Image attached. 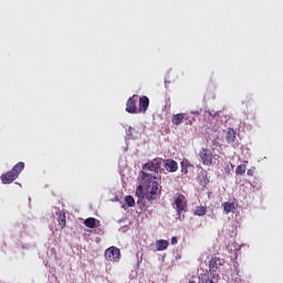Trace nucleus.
Instances as JSON below:
<instances>
[{
  "label": "nucleus",
  "instance_id": "nucleus-1",
  "mask_svg": "<svg viewBox=\"0 0 283 283\" xmlns=\"http://www.w3.org/2000/svg\"><path fill=\"white\" fill-rule=\"evenodd\" d=\"M163 193V186L158 182V177L155 178H140L139 186L136 189V196L138 198V205L143 202L146 198L148 202L153 200H158Z\"/></svg>",
  "mask_w": 283,
  "mask_h": 283
},
{
  "label": "nucleus",
  "instance_id": "nucleus-2",
  "mask_svg": "<svg viewBox=\"0 0 283 283\" xmlns=\"http://www.w3.org/2000/svg\"><path fill=\"white\" fill-rule=\"evenodd\" d=\"M163 167V159L155 158L143 166L139 178H158V171Z\"/></svg>",
  "mask_w": 283,
  "mask_h": 283
},
{
  "label": "nucleus",
  "instance_id": "nucleus-3",
  "mask_svg": "<svg viewBox=\"0 0 283 283\" xmlns=\"http://www.w3.org/2000/svg\"><path fill=\"white\" fill-rule=\"evenodd\" d=\"M23 169H25V164L23 161L15 164L10 171L1 176L2 185L14 182Z\"/></svg>",
  "mask_w": 283,
  "mask_h": 283
},
{
  "label": "nucleus",
  "instance_id": "nucleus-4",
  "mask_svg": "<svg viewBox=\"0 0 283 283\" xmlns=\"http://www.w3.org/2000/svg\"><path fill=\"white\" fill-rule=\"evenodd\" d=\"M104 255L107 262H118L120 260V249L116 247L107 248Z\"/></svg>",
  "mask_w": 283,
  "mask_h": 283
},
{
  "label": "nucleus",
  "instance_id": "nucleus-5",
  "mask_svg": "<svg viewBox=\"0 0 283 283\" xmlns=\"http://www.w3.org/2000/svg\"><path fill=\"white\" fill-rule=\"evenodd\" d=\"M199 157L202 161V165L206 167H211L213 165V153H211V150L208 148H202L199 151Z\"/></svg>",
  "mask_w": 283,
  "mask_h": 283
},
{
  "label": "nucleus",
  "instance_id": "nucleus-6",
  "mask_svg": "<svg viewBox=\"0 0 283 283\" xmlns=\"http://www.w3.org/2000/svg\"><path fill=\"white\" fill-rule=\"evenodd\" d=\"M138 103V95H133L126 102V112L128 114H138V107L136 106Z\"/></svg>",
  "mask_w": 283,
  "mask_h": 283
},
{
  "label": "nucleus",
  "instance_id": "nucleus-7",
  "mask_svg": "<svg viewBox=\"0 0 283 283\" xmlns=\"http://www.w3.org/2000/svg\"><path fill=\"white\" fill-rule=\"evenodd\" d=\"M176 211L180 218L182 211H187V198L184 195H179L175 200Z\"/></svg>",
  "mask_w": 283,
  "mask_h": 283
},
{
  "label": "nucleus",
  "instance_id": "nucleus-8",
  "mask_svg": "<svg viewBox=\"0 0 283 283\" xmlns=\"http://www.w3.org/2000/svg\"><path fill=\"white\" fill-rule=\"evenodd\" d=\"M220 266H222V259L220 256H212L209 261L210 273H216Z\"/></svg>",
  "mask_w": 283,
  "mask_h": 283
},
{
  "label": "nucleus",
  "instance_id": "nucleus-9",
  "mask_svg": "<svg viewBox=\"0 0 283 283\" xmlns=\"http://www.w3.org/2000/svg\"><path fill=\"white\" fill-rule=\"evenodd\" d=\"M149 108V97L143 95L139 97V104H138V114H145L147 109Z\"/></svg>",
  "mask_w": 283,
  "mask_h": 283
},
{
  "label": "nucleus",
  "instance_id": "nucleus-10",
  "mask_svg": "<svg viewBox=\"0 0 283 283\" xmlns=\"http://www.w3.org/2000/svg\"><path fill=\"white\" fill-rule=\"evenodd\" d=\"M164 167L166 171H170L171 174L178 171V163L174 159H166Z\"/></svg>",
  "mask_w": 283,
  "mask_h": 283
},
{
  "label": "nucleus",
  "instance_id": "nucleus-11",
  "mask_svg": "<svg viewBox=\"0 0 283 283\" xmlns=\"http://www.w3.org/2000/svg\"><path fill=\"white\" fill-rule=\"evenodd\" d=\"M155 245H156V251H166V249L169 247V241L157 240Z\"/></svg>",
  "mask_w": 283,
  "mask_h": 283
},
{
  "label": "nucleus",
  "instance_id": "nucleus-12",
  "mask_svg": "<svg viewBox=\"0 0 283 283\" xmlns=\"http://www.w3.org/2000/svg\"><path fill=\"white\" fill-rule=\"evenodd\" d=\"M184 120H185V113L172 115V118H171L172 125H182Z\"/></svg>",
  "mask_w": 283,
  "mask_h": 283
},
{
  "label": "nucleus",
  "instance_id": "nucleus-13",
  "mask_svg": "<svg viewBox=\"0 0 283 283\" xmlns=\"http://www.w3.org/2000/svg\"><path fill=\"white\" fill-rule=\"evenodd\" d=\"M223 211L227 214L233 213L235 211V203L234 202H230V201L224 202L223 203Z\"/></svg>",
  "mask_w": 283,
  "mask_h": 283
},
{
  "label": "nucleus",
  "instance_id": "nucleus-14",
  "mask_svg": "<svg viewBox=\"0 0 283 283\" xmlns=\"http://www.w3.org/2000/svg\"><path fill=\"white\" fill-rule=\"evenodd\" d=\"M57 222H59L61 229H65V227L67 224L66 217H65V211H60L59 212Z\"/></svg>",
  "mask_w": 283,
  "mask_h": 283
},
{
  "label": "nucleus",
  "instance_id": "nucleus-15",
  "mask_svg": "<svg viewBox=\"0 0 283 283\" xmlns=\"http://www.w3.org/2000/svg\"><path fill=\"white\" fill-rule=\"evenodd\" d=\"M227 143H233L235 140V130L233 128H229L226 136Z\"/></svg>",
  "mask_w": 283,
  "mask_h": 283
},
{
  "label": "nucleus",
  "instance_id": "nucleus-16",
  "mask_svg": "<svg viewBox=\"0 0 283 283\" xmlns=\"http://www.w3.org/2000/svg\"><path fill=\"white\" fill-rule=\"evenodd\" d=\"M84 224L88 229H95L96 228V219L95 218H87V219H85Z\"/></svg>",
  "mask_w": 283,
  "mask_h": 283
},
{
  "label": "nucleus",
  "instance_id": "nucleus-17",
  "mask_svg": "<svg viewBox=\"0 0 283 283\" xmlns=\"http://www.w3.org/2000/svg\"><path fill=\"white\" fill-rule=\"evenodd\" d=\"M191 167V164L187 160V159H184L181 161V174H189V170L187 168Z\"/></svg>",
  "mask_w": 283,
  "mask_h": 283
},
{
  "label": "nucleus",
  "instance_id": "nucleus-18",
  "mask_svg": "<svg viewBox=\"0 0 283 283\" xmlns=\"http://www.w3.org/2000/svg\"><path fill=\"white\" fill-rule=\"evenodd\" d=\"M244 174H247V165H244V164L239 165V166L235 168V175H237V176H244Z\"/></svg>",
  "mask_w": 283,
  "mask_h": 283
},
{
  "label": "nucleus",
  "instance_id": "nucleus-19",
  "mask_svg": "<svg viewBox=\"0 0 283 283\" xmlns=\"http://www.w3.org/2000/svg\"><path fill=\"white\" fill-rule=\"evenodd\" d=\"M207 208L200 206L196 208L195 216H206Z\"/></svg>",
  "mask_w": 283,
  "mask_h": 283
},
{
  "label": "nucleus",
  "instance_id": "nucleus-20",
  "mask_svg": "<svg viewBox=\"0 0 283 283\" xmlns=\"http://www.w3.org/2000/svg\"><path fill=\"white\" fill-rule=\"evenodd\" d=\"M125 202L128 207H134L136 205V200L132 196H126Z\"/></svg>",
  "mask_w": 283,
  "mask_h": 283
},
{
  "label": "nucleus",
  "instance_id": "nucleus-21",
  "mask_svg": "<svg viewBox=\"0 0 283 283\" xmlns=\"http://www.w3.org/2000/svg\"><path fill=\"white\" fill-rule=\"evenodd\" d=\"M201 283H213V280L209 279L208 275L202 276Z\"/></svg>",
  "mask_w": 283,
  "mask_h": 283
},
{
  "label": "nucleus",
  "instance_id": "nucleus-22",
  "mask_svg": "<svg viewBox=\"0 0 283 283\" xmlns=\"http://www.w3.org/2000/svg\"><path fill=\"white\" fill-rule=\"evenodd\" d=\"M247 175L253 177L255 175V167L248 169Z\"/></svg>",
  "mask_w": 283,
  "mask_h": 283
},
{
  "label": "nucleus",
  "instance_id": "nucleus-23",
  "mask_svg": "<svg viewBox=\"0 0 283 283\" xmlns=\"http://www.w3.org/2000/svg\"><path fill=\"white\" fill-rule=\"evenodd\" d=\"M171 244H178V238L172 237L171 238Z\"/></svg>",
  "mask_w": 283,
  "mask_h": 283
},
{
  "label": "nucleus",
  "instance_id": "nucleus-24",
  "mask_svg": "<svg viewBox=\"0 0 283 283\" xmlns=\"http://www.w3.org/2000/svg\"><path fill=\"white\" fill-rule=\"evenodd\" d=\"M201 185H203V186L209 185V179L205 178L203 182H201Z\"/></svg>",
  "mask_w": 283,
  "mask_h": 283
}]
</instances>
